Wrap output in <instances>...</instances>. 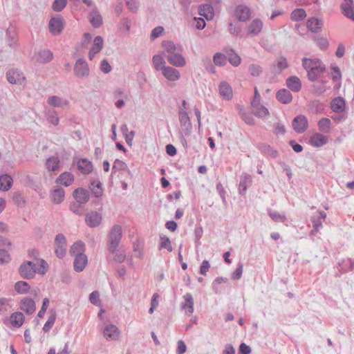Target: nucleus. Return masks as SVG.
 Segmentation results:
<instances>
[{
  "mask_svg": "<svg viewBox=\"0 0 354 354\" xmlns=\"http://www.w3.org/2000/svg\"><path fill=\"white\" fill-rule=\"evenodd\" d=\"M64 28L63 19L61 17L52 18L49 21V29L52 34L59 35Z\"/></svg>",
  "mask_w": 354,
  "mask_h": 354,
  "instance_id": "22",
  "label": "nucleus"
},
{
  "mask_svg": "<svg viewBox=\"0 0 354 354\" xmlns=\"http://www.w3.org/2000/svg\"><path fill=\"white\" fill-rule=\"evenodd\" d=\"M89 21L92 26L95 28H98L102 24V18L100 12L93 10L89 15Z\"/></svg>",
  "mask_w": 354,
  "mask_h": 354,
  "instance_id": "42",
  "label": "nucleus"
},
{
  "mask_svg": "<svg viewBox=\"0 0 354 354\" xmlns=\"http://www.w3.org/2000/svg\"><path fill=\"white\" fill-rule=\"evenodd\" d=\"M48 104L53 107L65 108L69 106V101L63 97L50 96L47 99Z\"/></svg>",
  "mask_w": 354,
  "mask_h": 354,
  "instance_id": "17",
  "label": "nucleus"
},
{
  "mask_svg": "<svg viewBox=\"0 0 354 354\" xmlns=\"http://www.w3.org/2000/svg\"><path fill=\"white\" fill-rule=\"evenodd\" d=\"M331 122L327 118H323L318 122L319 129L324 133H328L330 131Z\"/></svg>",
  "mask_w": 354,
  "mask_h": 354,
  "instance_id": "50",
  "label": "nucleus"
},
{
  "mask_svg": "<svg viewBox=\"0 0 354 354\" xmlns=\"http://www.w3.org/2000/svg\"><path fill=\"white\" fill-rule=\"evenodd\" d=\"M288 64L286 57H279L276 60V63L274 65V69L277 73H280L282 71L288 68Z\"/></svg>",
  "mask_w": 354,
  "mask_h": 354,
  "instance_id": "47",
  "label": "nucleus"
},
{
  "mask_svg": "<svg viewBox=\"0 0 354 354\" xmlns=\"http://www.w3.org/2000/svg\"><path fill=\"white\" fill-rule=\"evenodd\" d=\"M125 2L130 11L133 12H137L140 6V2L138 0H125Z\"/></svg>",
  "mask_w": 354,
  "mask_h": 354,
  "instance_id": "61",
  "label": "nucleus"
},
{
  "mask_svg": "<svg viewBox=\"0 0 354 354\" xmlns=\"http://www.w3.org/2000/svg\"><path fill=\"white\" fill-rule=\"evenodd\" d=\"M15 28L13 26H9L6 30V39L10 46H12L15 44Z\"/></svg>",
  "mask_w": 354,
  "mask_h": 354,
  "instance_id": "52",
  "label": "nucleus"
},
{
  "mask_svg": "<svg viewBox=\"0 0 354 354\" xmlns=\"http://www.w3.org/2000/svg\"><path fill=\"white\" fill-rule=\"evenodd\" d=\"M252 109V113L257 118H266L269 115L268 109L261 102L251 104Z\"/></svg>",
  "mask_w": 354,
  "mask_h": 354,
  "instance_id": "25",
  "label": "nucleus"
},
{
  "mask_svg": "<svg viewBox=\"0 0 354 354\" xmlns=\"http://www.w3.org/2000/svg\"><path fill=\"white\" fill-rule=\"evenodd\" d=\"M74 182V176L68 171H65L61 174L56 179V183L68 187Z\"/></svg>",
  "mask_w": 354,
  "mask_h": 354,
  "instance_id": "29",
  "label": "nucleus"
},
{
  "mask_svg": "<svg viewBox=\"0 0 354 354\" xmlns=\"http://www.w3.org/2000/svg\"><path fill=\"white\" fill-rule=\"evenodd\" d=\"M152 64L156 71H162L167 66L166 62L160 55H155L152 58Z\"/></svg>",
  "mask_w": 354,
  "mask_h": 354,
  "instance_id": "38",
  "label": "nucleus"
},
{
  "mask_svg": "<svg viewBox=\"0 0 354 354\" xmlns=\"http://www.w3.org/2000/svg\"><path fill=\"white\" fill-rule=\"evenodd\" d=\"M15 289L19 294H25L29 291L30 286L27 282L20 281L15 284Z\"/></svg>",
  "mask_w": 354,
  "mask_h": 354,
  "instance_id": "51",
  "label": "nucleus"
},
{
  "mask_svg": "<svg viewBox=\"0 0 354 354\" xmlns=\"http://www.w3.org/2000/svg\"><path fill=\"white\" fill-rule=\"evenodd\" d=\"M306 17V12L303 8H297L294 10L290 15L292 21H298L304 19Z\"/></svg>",
  "mask_w": 354,
  "mask_h": 354,
  "instance_id": "49",
  "label": "nucleus"
},
{
  "mask_svg": "<svg viewBox=\"0 0 354 354\" xmlns=\"http://www.w3.org/2000/svg\"><path fill=\"white\" fill-rule=\"evenodd\" d=\"M323 22L315 17H312L307 21V27L315 33L319 32L322 30Z\"/></svg>",
  "mask_w": 354,
  "mask_h": 354,
  "instance_id": "35",
  "label": "nucleus"
},
{
  "mask_svg": "<svg viewBox=\"0 0 354 354\" xmlns=\"http://www.w3.org/2000/svg\"><path fill=\"white\" fill-rule=\"evenodd\" d=\"M286 85L293 92H299L301 88V82L297 76H291L286 80Z\"/></svg>",
  "mask_w": 354,
  "mask_h": 354,
  "instance_id": "34",
  "label": "nucleus"
},
{
  "mask_svg": "<svg viewBox=\"0 0 354 354\" xmlns=\"http://www.w3.org/2000/svg\"><path fill=\"white\" fill-rule=\"evenodd\" d=\"M342 272H348L354 269V260L352 259H342L338 263Z\"/></svg>",
  "mask_w": 354,
  "mask_h": 354,
  "instance_id": "43",
  "label": "nucleus"
},
{
  "mask_svg": "<svg viewBox=\"0 0 354 354\" xmlns=\"http://www.w3.org/2000/svg\"><path fill=\"white\" fill-rule=\"evenodd\" d=\"M198 10L199 14L207 20L212 19L214 17V9L210 4L205 3L200 6Z\"/></svg>",
  "mask_w": 354,
  "mask_h": 354,
  "instance_id": "37",
  "label": "nucleus"
},
{
  "mask_svg": "<svg viewBox=\"0 0 354 354\" xmlns=\"http://www.w3.org/2000/svg\"><path fill=\"white\" fill-rule=\"evenodd\" d=\"M328 138L320 133H316L313 134L309 140V143L311 146L315 147H320L327 143Z\"/></svg>",
  "mask_w": 354,
  "mask_h": 354,
  "instance_id": "27",
  "label": "nucleus"
},
{
  "mask_svg": "<svg viewBox=\"0 0 354 354\" xmlns=\"http://www.w3.org/2000/svg\"><path fill=\"white\" fill-rule=\"evenodd\" d=\"M112 169L113 171H118V170H128V167L127 164L118 159H116L113 163Z\"/></svg>",
  "mask_w": 354,
  "mask_h": 354,
  "instance_id": "64",
  "label": "nucleus"
},
{
  "mask_svg": "<svg viewBox=\"0 0 354 354\" xmlns=\"http://www.w3.org/2000/svg\"><path fill=\"white\" fill-rule=\"evenodd\" d=\"M243 270V263L239 262L234 272L232 274V279L234 280H239L241 278Z\"/></svg>",
  "mask_w": 354,
  "mask_h": 354,
  "instance_id": "62",
  "label": "nucleus"
},
{
  "mask_svg": "<svg viewBox=\"0 0 354 354\" xmlns=\"http://www.w3.org/2000/svg\"><path fill=\"white\" fill-rule=\"evenodd\" d=\"M47 120L52 124L57 126L59 122V118L55 110H49L46 112Z\"/></svg>",
  "mask_w": 354,
  "mask_h": 354,
  "instance_id": "57",
  "label": "nucleus"
},
{
  "mask_svg": "<svg viewBox=\"0 0 354 354\" xmlns=\"http://www.w3.org/2000/svg\"><path fill=\"white\" fill-rule=\"evenodd\" d=\"M84 251L85 245L81 241H78L74 243L70 248V254L73 257L84 255Z\"/></svg>",
  "mask_w": 354,
  "mask_h": 354,
  "instance_id": "36",
  "label": "nucleus"
},
{
  "mask_svg": "<svg viewBox=\"0 0 354 354\" xmlns=\"http://www.w3.org/2000/svg\"><path fill=\"white\" fill-rule=\"evenodd\" d=\"M340 9L345 17L354 21V0H344Z\"/></svg>",
  "mask_w": 354,
  "mask_h": 354,
  "instance_id": "12",
  "label": "nucleus"
},
{
  "mask_svg": "<svg viewBox=\"0 0 354 354\" xmlns=\"http://www.w3.org/2000/svg\"><path fill=\"white\" fill-rule=\"evenodd\" d=\"M89 301L91 304L99 306L101 304L100 299V293L97 291L92 292L89 295Z\"/></svg>",
  "mask_w": 354,
  "mask_h": 354,
  "instance_id": "63",
  "label": "nucleus"
},
{
  "mask_svg": "<svg viewBox=\"0 0 354 354\" xmlns=\"http://www.w3.org/2000/svg\"><path fill=\"white\" fill-rule=\"evenodd\" d=\"M12 185V178L10 175L3 174L0 176V189L8 191Z\"/></svg>",
  "mask_w": 354,
  "mask_h": 354,
  "instance_id": "40",
  "label": "nucleus"
},
{
  "mask_svg": "<svg viewBox=\"0 0 354 354\" xmlns=\"http://www.w3.org/2000/svg\"><path fill=\"white\" fill-rule=\"evenodd\" d=\"M252 176L248 174L243 173L241 176L239 184V193L241 195H244L246 193L248 188L252 185Z\"/></svg>",
  "mask_w": 354,
  "mask_h": 354,
  "instance_id": "18",
  "label": "nucleus"
},
{
  "mask_svg": "<svg viewBox=\"0 0 354 354\" xmlns=\"http://www.w3.org/2000/svg\"><path fill=\"white\" fill-rule=\"evenodd\" d=\"M67 0H55L52 4V9L55 12L62 11L66 6Z\"/></svg>",
  "mask_w": 354,
  "mask_h": 354,
  "instance_id": "60",
  "label": "nucleus"
},
{
  "mask_svg": "<svg viewBox=\"0 0 354 354\" xmlns=\"http://www.w3.org/2000/svg\"><path fill=\"white\" fill-rule=\"evenodd\" d=\"M214 64L218 66H225L227 64V55L221 53H216L213 57Z\"/></svg>",
  "mask_w": 354,
  "mask_h": 354,
  "instance_id": "54",
  "label": "nucleus"
},
{
  "mask_svg": "<svg viewBox=\"0 0 354 354\" xmlns=\"http://www.w3.org/2000/svg\"><path fill=\"white\" fill-rule=\"evenodd\" d=\"M51 201L55 204H59L64 201L65 198V192L60 187H55L50 193Z\"/></svg>",
  "mask_w": 354,
  "mask_h": 354,
  "instance_id": "24",
  "label": "nucleus"
},
{
  "mask_svg": "<svg viewBox=\"0 0 354 354\" xmlns=\"http://www.w3.org/2000/svg\"><path fill=\"white\" fill-rule=\"evenodd\" d=\"M73 197L76 201L80 204H85L89 200V192L83 189L77 188L73 192Z\"/></svg>",
  "mask_w": 354,
  "mask_h": 354,
  "instance_id": "26",
  "label": "nucleus"
},
{
  "mask_svg": "<svg viewBox=\"0 0 354 354\" xmlns=\"http://www.w3.org/2000/svg\"><path fill=\"white\" fill-rule=\"evenodd\" d=\"M45 166L48 171L56 174L61 170L62 163L58 157L51 156L46 159Z\"/></svg>",
  "mask_w": 354,
  "mask_h": 354,
  "instance_id": "15",
  "label": "nucleus"
},
{
  "mask_svg": "<svg viewBox=\"0 0 354 354\" xmlns=\"http://www.w3.org/2000/svg\"><path fill=\"white\" fill-rule=\"evenodd\" d=\"M276 98L282 104H289L292 100V95L288 90L283 88L277 92Z\"/></svg>",
  "mask_w": 354,
  "mask_h": 354,
  "instance_id": "33",
  "label": "nucleus"
},
{
  "mask_svg": "<svg viewBox=\"0 0 354 354\" xmlns=\"http://www.w3.org/2000/svg\"><path fill=\"white\" fill-rule=\"evenodd\" d=\"M303 66L307 71L308 77L311 82H315L319 75L326 70L325 65L319 59H303Z\"/></svg>",
  "mask_w": 354,
  "mask_h": 354,
  "instance_id": "2",
  "label": "nucleus"
},
{
  "mask_svg": "<svg viewBox=\"0 0 354 354\" xmlns=\"http://www.w3.org/2000/svg\"><path fill=\"white\" fill-rule=\"evenodd\" d=\"M227 59L234 66H238L241 64V57L232 48L225 50Z\"/></svg>",
  "mask_w": 354,
  "mask_h": 354,
  "instance_id": "39",
  "label": "nucleus"
},
{
  "mask_svg": "<svg viewBox=\"0 0 354 354\" xmlns=\"http://www.w3.org/2000/svg\"><path fill=\"white\" fill-rule=\"evenodd\" d=\"M53 57V53L49 50H43L38 53L37 60L41 63H47L52 60Z\"/></svg>",
  "mask_w": 354,
  "mask_h": 354,
  "instance_id": "44",
  "label": "nucleus"
},
{
  "mask_svg": "<svg viewBox=\"0 0 354 354\" xmlns=\"http://www.w3.org/2000/svg\"><path fill=\"white\" fill-rule=\"evenodd\" d=\"M90 188L91 189L92 194L95 197H100L103 194L102 183L98 180L92 181Z\"/></svg>",
  "mask_w": 354,
  "mask_h": 354,
  "instance_id": "48",
  "label": "nucleus"
},
{
  "mask_svg": "<svg viewBox=\"0 0 354 354\" xmlns=\"http://www.w3.org/2000/svg\"><path fill=\"white\" fill-rule=\"evenodd\" d=\"M179 122L181 127V131L186 136H189L192 132V123L187 111L183 108L179 109Z\"/></svg>",
  "mask_w": 354,
  "mask_h": 354,
  "instance_id": "6",
  "label": "nucleus"
},
{
  "mask_svg": "<svg viewBox=\"0 0 354 354\" xmlns=\"http://www.w3.org/2000/svg\"><path fill=\"white\" fill-rule=\"evenodd\" d=\"M73 268L74 270L80 272L84 270L88 263V258L86 254L74 257Z\"/></svg>",
  "mask_w": 354,
  "mask_h": 354,
  "instance_id": "30",
  "label": "nucleus"
},
{
  "mask_svg": "<svg viewBox=\"0 0 354 354\" xmlns=\"http://www.w3.org/2000/svg\"><path fill=\"white\" fill-rule=\"evenodd\" d=\"M234 16L239 21L245 22L250 18L251 10L245 5H239L234 10Z\"/></svg>",
  "mask_w": 354,
  "mask_h": 354,
  "instance_id": "11",
  "label": "nucleus"
},
{
  "mask_svg": "<svg viewBox=\"0 0 354 354\" xmlns=\"http://www.w3.org/2000/svg\"><path fill=\"white\" fill-rule=\"evenodd\" d=\"M346 102L343 97H335L330 102V108L335 113H340L344 111Z\"/></svg>",
  "mask_w": 354,
  "mask_h": 354,
  "instance_id": "28",
  "label": "nucleus"
},
{
  "mask_svg": "<svg viewBox=\"0 0 354 354\" xmlns=\"http://www.w3.org/2000/svg\"><path fill=\"white\" fill-rule=\"evenodd\" d=\"M11 299L8 298H0V314L5 315L11 308Z\"/></svg>",
  "mask_w": 354,
  "mask_h": 354,
  "instance_id": "56",
  "label": "nucleus"
},
{
  "mask_svg": "<svg viewBox=\"0 0 354 354\" xmlns=\"http://www.w3.org/2000/svg\"><path fill=\"white\" fill-rule=\"evenodd\" d=\"M6 78L9 83L12 84H19L25 86L26 79L23 72L17 68H12L6 73Z\"/></svg>",
  "mask_w": 354,
  "mask_h": 354,
  "instance_id": "5",
  "label": "nucleus"
},
{
  "mask_svg": "<svg viewBox=\"0 0 354 354\" xmlns=\"http://www.w3.org/2000/svg\"><path fill=\"white\" fill-rule=\"evenodd\" d=\"M263 26V21L259 19H253L248 26V34L252 37L258 35Z\"/></svg>",
  "mask_w": 354,
  "mask_h": 354,
  "instance_id": "20",
  "label": "nucleus"
},
{
  "mask_svg": "<svg viewBox=\"0 0 354 354\" xmlns=\"http://www.w3.org/2000/svg\"><path fill=\"white\" fill-rule=\"evenodd\" d=\"M102 214L97 212H91L86 214L85 222L90 227H96L102 222Z\"/></svg>",
  "mask_w": 354,
  "mask_h": 354,
  "instance_id": "16",
  "label": "nucleus"
},
{
  "mask_svg": "<svg viewBox=\"0 0 354 354\" xmlns=\"http://www.w3.org/2000/svg\"><path fill=\"white\" fill-rule=\"evenodd\" d=\"M162 48L167 53V59L169 63L175 67H184L187 64L186 59L182 55L183 48L171 41H164Z\"/></svg>",
  "mask_w": 354,
  "mask_h": 354,
  "instance_id": "1",
  "label": "nucleus"
},
{
  "mask_svg": "<svg viewBox=\"0 0 354 354\" xmlns=\"http://www.w3.org/2000/svg\"><path fill=\"white\" fill-rule=\"evenodd\" d=\"M309 108L311 112L318 113L324 111V105L319 100H313L309 103Z\"/></svg>",
  "mask_w": 354,
  "mask_h": 354,
  "instance_id": "53",
  "label": "nucleus"
},
{
  "mask_svg": "<svg viewBox=\"0 0 354 354\" xmlns=\"http://www.w3.org/2000/svg\"><path fill=\"white\" fill-rule=\"evenodd\" d=\"M113 97L115 100V106L118 109H122L124 106V100L128 97L127 91L122 88H115L113 91Z\"/></svg>",
  "mask_w": 354,
  "mask_h": 354,
  "instance_id": "9",
  "label": "nucleus"
},
{
  "mask_svg": "<svg viewBox=\"0 0 354 354\" xmlns=\"http://www.w3.org/2000/svg\"><path fill=\"white\" fill-rule=\"evenodd\" d=\"M308 120L304 115H298L292 121V127L298 133H304L308 128Z\"/></svg>",
  "mask_w": 354,
  "mask_h": 354,
  "instance_id": "14",
  "label": "nucleus"
},
{
  "mask_svg": "<svg viewBox=\"0 0 354 354\" xmlns=\"http://www.w3.org/2000/svg\"><path fill=\"white\" fill-rule=\"evenodd\" d=\"M131 19L129 17H124L119 22L118 28L122 33L127 34L131 30Z\"/></svg>",
  "mask_w": 354,
  "mask_h": 354,
  "instance_id": "41",
  "label": "nucleus"
},
{
  "mask_svg": "<svg viewBox=\"0 0 354 354\" xmlns=\"http://www.w3.org/2000/svg\"><path fill=\"white\" fill-rule=\"evenodd\" d=\"M218 91L220 95L225 100H230L232 98V88L229 83L223 81L218 86Z\"/></svg>",
  "mask_w": 354,
  "mask_h": 354,
  "instance_id": "23",
  "label": "nucleus"
},
{
  "mask_svg": "<svg viewBox=\"0 0 354 354\" xmlns=\"http://www.w3.org/2000/svg\"><path fill=\"white\" fill-rule=\"evenodd\" d=\"M77 167L81 173L88 174L92 172L93 166L92 162L86 158H81L77 161Z\"/></svg>",
  "mask_w": 354,
  "mask_h": 354,
  "instance_id": "31",
  "label": "nucleus"
},
{
  "mask_svg": "<svg viewBox=\"0 0 354 354\" xmlns=\"http://www.w3.org/2000/svg\"><path fill=\"white\" fill-rule=\"evenodd\" d=\"M268 213L270 217L277 223H284L287 219L286 214L283 213H279L270 209L268 210Z\"/></svg>",
  "mask_w": 354,
  "mask_h": 354,
  "instance_id": "46",
  "label": "nucleus"
},
{
  "mask_svg": "<svg viewBox=\"0 0 354 354\" xmlns=\"http://www.w3.org/2000/svg\"><path fill=\"white\" fill-rule=\"evenodd\" d=\"M104 46V41L101 36H97L94 38L93 46L88 53L90 60H93L95 56L99 53Z\"/></svg>",
  "mask_w": 354,
  "mask_h": 354,
  "instance_id": "19",
  "label": "nucleus"
},
{
  "mask_svg": "<svg viewBox=\"0 0 354 354\" xmlns=\"http://www.w3.org/2000/svg\"><path fill=\"white\" fill-rule=\"evenodd\" d=\"M37 272L36 265L32 261H26L19 268V273L25 279H32Z\"/></svg>",
  "mask_w": 354,
  "mask_h": 354,
  "instance_id": "8",
  "label": "nucleus"
},
{
  "mask_svg": "<svg viewBox=\"0 0 354 354\" xmlns=\"http://www.w3.org/2000/svg\"><path fill=\"white\" fill-rule=\"evenodd\" d=\"M184 302L181 304V308L185 310V313L189 316L194 313V299L191 293H186L183 296Z\"/></svg>",
  "mask_w": 354,
  "mask_h": 354,
  "instance_id": "21",
  "label": "nucleus"
},
{
  "mask_svg": "<svg viewBox=\"0 0 354 354\" xmlns=\"http://www.w3.org/2000/svg\"><path fill=\"white\" fill-rule=\"evenodd\" d=\"M55 253L59 259L65 257L67 250V241L65 236L62 234L56 235L54 241Z\"/></svg>",
  "mask_w": 354,
  "mask_h": 354,
  "instance_id": "4",
  "label": "nucleus"
},
{
  "mask_svg": "<svg viewBox=\"0 0 354 354\" xmlns=\"http://www.w3.org/2000/svg\"><path fill=\"white\" fill-rule=\"evenodd\" d=\"M122 235V230L121 226L119 225H115L112 227L109 234L108 241V250L113 254L120 242Z\"/></svg>",
  "mask_w": 354,
  "mask_h": 354,
  "instance_id": "3",
  "label": "nucleus"
},
{
  "mask_svg": "<svg viewBox=\"0 0 354 354\" xmlns=\"http://www.w3.org/2000/svg\"><path fill=\"white\" fill-rule=\"evenodd\" d=\"M20 308L27 314H32L35 310V303L30 298H24L21 301Z\"/></svg>",
  "mask_w": 354,
  "mask_h": 354,
  "instance_id": "32",
  "label": "nucleus"
},
{
  "mask_svg": "<svg viewBox=\"0 0 354 354\" xmlns=\"http://www.w3.org/2000/svg\"><path fill=\"white\" fill-rule=\"evenodd\" d=\"M24 321V316L21 312H15L10 315V322L14 327H20Z\"/></svg>",
  "mask_w": 354,
  "mask_h": 354,
  "instance_id": "45",
  "label": "nucleus"
},
{
  "mask_svg": "<svg viewBox=\"0 0 354 354\" xmlns=\"http://www.w3.org/2000/svg\"><path fill=\"white\" fill-rule=\"evenodd\" d=\"M332 70L331 78L334 82L339 81L342 79V73L339 68L336 64H332L330 66Z\"/></svg>",
  "mask_w": 354,
  "mask_h": 354,
  "instance_id": "58",
  "label": "nucleus"
},
{
  "mask_svg": "<svg viewBox=\"0 0 354 354\" xmlns=\"http://www.w3.org/2000/svg\"><path fill=\"white\" fill-rule=\"evenodd\" d=\"M103 335L107 341H116L120 335V331L115 325L110 324L105 326Z\"/></svg>",
  "mask_w": 354,
  "mask_h": 354,
  "instance_id": "10",
  "label": "nucleus"
},
{
  "mask_svg": "<svg viewBox=\"0 0 354 354\" xmlns=\"http://www.w3.org/2000/svg\"><path fill=\"white\" fill-rule=\"evenodd\" d=\"M167 249L169 252H172L173 248L170 239L166 236H160L159 250Z\"/></svg>",
  "mask_w": 354,
  "mask_h": 354,
  "instance_id": "55",
  "label": "nucleus"
},
{
  "mask_svg": "<svg viewBox=\"0 0 354 354\" xmlns=\"http://www.w3.org/2000/svg\"><path fill=\"white\" fill-rule=\"evenodd\" d=\"M90 69L84 59H78L74 66V74L78 78H85L89 75Z\"/></svg>",
  "mask_w": 354,
  "mask_h": 354,
  "instance_id": "7",
  "label": "nucleus"
},
{
  "mask_svg": "<svg viewBox=\"0 0 354 354\" xmlns=\"http://www.w3.org/2000/svg\"><path fill=\"white\" fill-rule=\"evenodd\" d=\"M55 320H56L55 313H51V315L48 317L47 322L45 323V324L43 327V330L45 333L48 332L51 329L53 326L54 325Z\"/></svg>",
  "mask_w": 354,
  "mask_h": 354,
  "instance_id": "59",
  "label": "nucleus"
},
{
  "mask_svg": "<svg viewBox=\"0 0 354 354\" xmlns=\"http://www.w3.org/2000/svg\"><path fill=\"white\" fill-rule=\"evenodd\" d=\"M164 77L169 82H177L180 79V73L173 66H167L161 71Z\"/></svg>",
  "mask_w": 354,
  "mask_h": 354,
  "instance_id": "13",
  "label": "nucleus"
}]
</instances>
